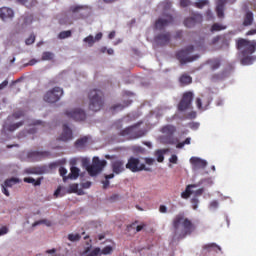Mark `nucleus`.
Wrapping results in <instances>:
<instances>
[{"mask_svg":"<svg viewBox=\"0 0 256 256\" xmlns=\"http://www.w3.org/2000/svg\"><path fill=\"white\" fill-rule=\"evenodd\" d=\"M125 168L130 170L133 173H137L140 171H150L149 168H146L144 163L140 162L139 158H135V157H130L129 160H127Z\"/></svg>","mask_w":256,"mask_h":256,"instance_id":"nucleus-5","label":"nucleus"},{"mask_svg":"<svg viewBox=\"0 0 256 256\" xmlns=\"http://www.w3.org/2000/svg\"><path fill=\"white\" fill-rule=\"evenodd\" d=\"M197 118V112L191 111L190 113L187 114V119H195Z\"/></svg>","mask_w":256,"mask_h":256,"instance_id":"nucleus-53","label":"nucleus"},{"mask_svg":"<svg viewBox=\"0 0 256 256\" xmlns=\"http://www.w3.org/2000/svg\"><path fill=\"white\" fill-rule=\"evenodd\" d=\"M85 9H88V7L83 5H74L70 7V11L74 15H77V13H80L77 17H75V19H85V14L81 13L82 11H85Z\"/></svg>","mask_w":256,"mask_h":256,"instance_id":"nucleus-17","label":"nucleus"},{"mask_svg":"<svg viewBox=\"0 0 256 256\" xmlns=\"http://www.w3.org/2000/svg\"><path fill=\"white\" fill-rule=\"evenodd\" d=\"M193 51H195V46L189 45L176 53V58L178 59V61H180L181 65L193 63V61H197V59H199V54L189 56L191 55V53H193Z\"/></svg>","mask_w":256,"mask_h":256,"instance_id":"nucleus-3","label":"nucleus"},{"mask_svg":"<svg viewBox=\"0 0 256 256\" xmlns=\"http://www.w3.org/2000/svg\"><path fill=\"white\" fill-rule=\"evenodd\" d=\"M179 83L182 87H187L193 83V78L189 74H182L179 78Z\"/></svg>","mask_w":256,"mask_h":256,"instance_id":"nucleus-23","label":"nucleus"},{"mask_svg":"<svg viewBox=\"0 0 256 256\" xmlns=\"http://www.w3.org/2000/svg\"><path fill=\"white\" fill-rule=\"evenodd\" d=\"M210 98L209 97H203L196 99V107H198L199 110L205 111L210 105Z\"/></svg>","mask_w":256,"mask_h":256,"instance_id":"nucleus-18","label":"nucleus"},{"mask_svg":"<svg viewBox=\"0 0 256 256\" xmlns=\"http://www.w3.org/2000/svg\"><path fill=\"white\" fill-rule=\"evenodd\" d=\"M195 94H193V92L192 91H187V92H185L183 95H182V97H193Z\"/></svg>","mask_w":256,"mask_h":256,"instance_id":"nucleus-63","label":"nucleus"},{"mask_svg":"<svg viewBox=\"0 0 256 256\" xmlns=\"http://www.w3.org/2000/svg\"><path fill=\"white\" fill-rule=\"evenodd\" d=\"M225 29H227V26L219 24V23H214L211 26L210 31H211V33H217V31H225Z\"/></svg>","mask_w":256,"mask_h":256,"instance_id":"nucleus-30","label":"nucleus"},{"mask_svg":"<svg viewBox=\"0 0 256 256\" xmlns=\"http://www.w3.org/2000/svg\"><path fill=\"white\" fill-rule=\"evenodd\" d=\"M170 163H172V164H177V162H178V157H177V155H172L171 157H170Z\"/></svg>","mask_w":256,"mask_h":256,"instance_id":"nucleus-56","label":"nucleus"},{"mask_svg":"<svg viewBox=\"0 0 256 256\" xmlns=\"http://www.w3.org/2000/svg\"><path fill=\"white\" fill-rule=\"evenodd\" d=\"M91 93V97H101V91L99 90H93Z\"/></svg>","mask_w":256,"mask_h":256,"instance_id":"nucleus-57","label":"nucleus"},{"mask_svg":"<svg viewBox=\"0 0 256 256\" xmlns=\"http://www.w3.org/2000/svg\"><path fill=\"white\" fill-rule=\"evenodd\" d=\"M196 227L193 221L185 217V214H176L172 219V238L176 241H181L187 236H190L195 231Z\"/></svg>","mask_w":256,"mask_h":256,"instance_id":"nucleus-1","label":"nucleus"},{"mask_svg":"<svg viewBox=\"0 0 256 256\" xmlns=\"http://www.w3.org/2000/svg\"><path fill=\"white\" fill-rule=\"evenodd\" d=\"M73 139V133H72V129L69 128V126L67 124H64L63 129H62V134L59 138L60 141H71Z\"/></svg>","mask_w":256,"mask_h":256,"instance_id":"nucleus-16","label":"nucleus"},{"mask_svg":"<svg viewBox=\"0 0 256 256\" xmlns=\"http://www.w3.org/2000/svg\"><path fill=\"white\" fill-rule=\"evenodd\" d=\"M55 57V54L53 52H43L42 54V61H51Z\"/></svg>","mask_w":256,"mask_h":256,"instance_id":"nucleus-38","label":"nucleus"},{"mask_svg":"<svg viewBox=\"0 0 256 256\" xmlns=\"http://www.w3.org/2000/svg\"><path fill=\"white\" fill-rule=\"evenodd\" d=\"M199 186V184H189L186 187V190L180 194V197L182 199H189V197L193 194V191L191 189H195Z\"/></svg>","mask_w":256,"mask_h":256,"instance_id":"nucleus-22","label":"nucleus"},{"mask_svg":"<svg viewBox=\"0 0 256 256\" xmlns=\"http://www.w3.org/2000/svg\"><path fill=\"white\" fill-rule=\"evenodd\" d=\"M155 162L156 160H154L153 158H145L146 165L152 166Z\"/></svg>","mask_w":256,"mask_h":256,"instance_id":"nucleus-55","label":"nucleus"},{"mask_svg":"<svg viewBox=\"0 0 256 256\" xmlns=\"http://www.w3.org/2000/svg\"><path fill=\"white\" fill-rule=\"evenodd\" d=\"M105 166V160H100L99 157H94L92 165L86 166V171H88V174L90 176L95 177L96 175L100 174L103 171Z\"/></svg>","mask_w":256,"mask_h":256,"instance_id":"nucleus-4","label":"nucleus"},{"mask_svg":"<svg viewBox=\"0 0 256 256\" xmlns=\"http://www.w3.org/2000/svg\"><path fill=\"white\" fill-rule=\"evenodd\" d=\"M30 162H40L42 159L51 158L49 151H30L27 155Z\"/></svg>","mask_w":256,"mask_h":256,"instance_id":"nucleus-8","label":"nucleus"},{"mask_svg":"<svg viewBox=\"0 0 256 256\" xmlns=\"http://www.w3.org/2000/svg\"><path fill=\"white\" fill-rule=\"evenodd\" d=\"M190 164L192 166V171H198L200 169H205L207 166L206 160H202L198 157H191Z\"/></svg>","mask_w":256,"mask_h":256,"instance_id":"nucleus-14","label":"nucleus"},{"mask_svg":"<svg viewBox=\"0 0 256 256\" xmlns=\"http://www.w3.org/2000/svg\"><path fill=\"white\" fill-rule=\"evenodd\" d=\"M41 224H46V226H51V221L48 220H39L37 222H34L33 227L39 226Z\"/></svg>","mask_w":256,"mask_h":256,"instance_id":"nucleus-47","label":"nucleus"},{"mask_svg":"<svg viewBox=\"0 0 256 256\" xmlns=\"http://www.w3.org/2000/svg\"><path fill=\"white\" fill-rule=\"evenodd\" d=\"M42 180L43 178H39L35 180L34 178L28 177V178H24V183H30V184H33V186H40Z\"/></svg>","mask_w":256,"mask_h":256,"instance_id":"nucleus-33","label":"nucleus"},{"mask_svg":"<svg viewBox=\"0 0 256 256\" xmlns=\"http://www.w3.org/2000/svg\"><path fill=\"white\" fill-rule=\"evenodd\" d=\"M100 253H101V249H100V248H94V249L92 250V252H90V253L88 254V256H99Z\"/></svg>","mask_w":256,"mask_h":256,"instance_id":"nucleus-50","label":"nucleus"},{"mask_svg":"<svg viewBox=\"0 0 256 256\" xmlns=\"http://www.w3.org/2000/svg\"><path fill=\"white\" fill-rule=\"evenodd\" d=\"M130 104H132V101H126V102H123V104H115L111 106L110 110L113 111V113H115L116 111H122L126 107H129Z\"/></svg>","mask_w":256,"mask_h":256,"instance_id":"nucleus-25","label":"nucleus"},{"mask_svg":"<svg viewBox=\"0 0 256 256\" xmlns=\"http://www.w3.org/2000/svg\"><path fill=\"white\" fill-rule=\"evenodd\" d=\"M206 5H209V0H201L194 3V6H196L197 9H203Z\"/></svg>","mask_w":256,"mask_h":256,"instance_id":"nucleus-40","label":"nucleus"},{"mask_svg":"<svg viewBox=\"0 0 256 256\" xmlns=\"http://www.w3.org/2000/svg\"><path fill=\"white\" fill-rule=\"evenodd\" d=\"M165 153H166V150H157V151H155V157H157V161L159 163L164 162Z\"/></svg>","mask_w":256,"mask_h":256,"instance_id":"nucleus-35","label":"nucleus"},{"mask_svg":"<svg viewBox=\"0 0 256 256\" xmlns=\"http://www.w3.org/2000/svg\"><path fill=\"white\" fill-rule=\"evenodd\" d=\"M191 5V0H180V7L185 8Z\"/></svg>","mask_w":256,"mask_h":256,"instance_id":"nucleus-51","label":"nucleus"},{"mask_svg":"<svg viewBox=\"0 0 256 256\" xmlns=\"http://www.w3.org/2000/svg\"><path fill=\"white\" fill-rule=\"evenodd\" d=\"M203 250H207L208 252L214 251L216 253L221 252V247H219L215 243L206 244L203 246Z\"/></svg>","mask_w":256,"mask_h":256,"instance_id":"nucleus-27","label":"nucleus"},{"mask_svg":"<svg viewBox=\"0 0 256 256\" xmlns=\"http://www.w3.org/2000/svg\"><path fill=\"white\" fill-rule=\"evenodd\" d=\"M176 131L177 129L173 125H166L162 127L161 129L162 134H165L168 136L166 140L167 144H170V145L175 144V139L173 138V135Z\"/></svg>","mask_w":256,"mask_h":256,"instance_id":"nucleus-11","label":"nucleus"},{"mask_svg":"<svg viewBox=\"0 0 256 256\" xmlns=\"http://www.w3.org/2000/svg\"><path fill=\"white\" fill-rule=\"evenodd\" d=\"M243 25L244 27H249V25H253V12L249 11L246 13Z\"/></svg>","mask_w":256,"mask_h":256,"instance_id":"nucleus-29","label":"nucleus"},{"mask_svg":"<svg viewBox=\"0 0 256 256\" xmlns=\"http://www.w3.org/2000/svg\"><path fill=\"white\" fill-rule=\"evenodd\" d=\"M87 143H88V137L85 136V137L78 139L75 143V146L77 148H83V147H85V145H87Z\"/></svg>","mask_w":256,"mask_h":256,"instance_id":"nucleus-34","label":"nucleus"},{"mask_svg":"<svg viewBox=\"0 0 256 256\" xmlns=\"http://www.w3.org/2000/svg\"><path fill=\"white\" fill-rule=\"evenodd\" d=\"M78 190H79V184H71L69 186L68 193L69 194L77 193Z\"/></svg>","mask_w":256,"mask_h":256,"instance_id":"nucleus-43","label":"nucleus"},{"mask_svg":"<svg viewBox=\"0 0 256 256\" xmlns=\"http://www.w3.org/2000/svg\"><path fill=\"white\" fill-rule=\"evenodd\" d=\"M164 9H171V2L166 1L164 3H162Z\"/></svg>","mask_w":256,"mask_h":256,"instance_id":"nucleus-62","label":"nucleus"},{"mask_svg":"<svg viewBox=\"0 0 256 256\" xmlns=\"http://www.w3.org/2000/svg\"><path fill=\"white\" fill-rule=\"evenodd\" d=\"M173 23V16L171 14H165L163 18H158L155 22V29L163 31L165 27H169Z\"/></svg>","mask_w":256,"mask_h":256,"instance_id":"nucleus-9","label":"nucleus"},{"mask_svg":"<svg viewBox=\"0 0 256 256\" xmlns=\"http://www.w3.org/2000/svg\"><path fill=\"white\" fill-rule=\"evenodd\" d=\"M59 172H60V175L62 177V180H64V182H67V180H68V176H66L67 173H68L67 168L60 167Z\"/></svg>","mask_w":256,"mask_h":256,"instance_id":"nucleus-41","label":"nucleus"},{"mask_svg":"<svg viewBox=\"0 0 256 256\" xmlns=\"http://www.w3.org/2000/svg\"><path fill=\"white\" fill-rule=\"evenodd\" d=\"M113 252L112 246H106L104 249H102L101 253L102 255H109Z\"/></svg>","mask_w":256,"mask_h":256,"instance_id":"nucleus-48","label":"nucleus"},{"mask_svg":"<svg viewBox=\"0 0 256 256\" xmlns=\"http://www.w3.org/2000/svg\"><path fill=\"white\" fill-rule=\"evenodd\" d=\"M218 207H219V203H218L217 200L211 201V203H210V209L215 210V209H217Z\"/></svg>","mask_w":256,"mask_h":256,"instance_id":"nucleus-52","label":"nucleus"},{"mask_svg":"<svg viewBox=\"0 0 256 256\" xmlns=\"http://www.w3.org/2000/svg\"><path fill=\"white\" fill-rule=\"evenodd\" d=\"M60 100V97H46L45 102H48L50 104L58 103Z\"/></svg>","mask_w":256,"mask_h":256,"instance_id":"nucleus-45","label":"nucleus"},{"mask_svg":"<svg viewBox=\"0 0 256 256\" xmlns=\"http://www.w3.org/2000/svg\"><path fill=\"white\" fill-rule=\"evenodd\" d=\"M26 45H33L35 43V36L31 34L25 41Z\"/></svg>","mask_w":256,"mask_h":256,"instance_id":"nucleus-49","label":"nucleus"},{"mask_svg":"<svg viewBox=\"0 0 256 256\" xmlns=\"http://www.w3.org/2000/svg\"><path fill=\"white\" fill-rule=\"evenodd\" d=\"M125 162L124 160H114L111 162V170L113 171L114 174H121L122 172L125 171Z\"/></svg>","mask_w":256,"mask_h":256,"instance_id":"nucleus-15","label":"nucleus"},{"mask_svg":"<svg viewBox=\"0 0 256 256\" xmlns=\"http://www.w3.org/2000/svg\"><path fill=\"white\" fill-rule=\"evenodd\" d=\"M159 212L167 213L168 212V208H166L165 205H161V206H159Z\"/></svg>","mask_w":256,"mask_h":256,"instance_id":"nucleus-61","label":"nucleus"},{"mask_svg":"<svg viewBox=\"0 0 256 256\" xmlns=\"http://www.w3.org/2000/svg\"><path fill=\"white\" fill-rule=\"evenodd\" d=\"M23 125H24L23 121H20L18 123H13L8 126L7 130L10 132H13V131H16L17 129H19Z\"/></svg>","mask_w":256,"mask_h":256,"instance_id":"nucleus-36","label":"nucleus"},{"mask_svg":"<svg viewBox=\"0 0 256 256\" xmlns=\"http://www.w3.org/2000/svg\"><path fill=\"white\" fill-rule=\"evenodd\" d=\"M236 47L243 58L240 60L242 65H253L256 57L252 56L256 51V40H247L245 38H239L236 41Z\"/></svg>","mask_w":256,"mask_h":256,"instance_id":"nucleus-2","label":"nucleus"},{"mask_svg":"<svg viewBox=\"0 0 256 256\" xmlns=\"http://www.w3.org/2000/svg\"><path fill=\"white\" fill-rule=\"evenodd\" d=\"M24 116H25V112L23 110H17L12 115H9L7 120L9 122H13V121H15L17 119H20V118L24 117Z\"/></svg>","mask_w":256,"mask_h":256,"instance_id":"nucleus-26","label":"nucleus"},{"mask_svg":"<svg viewBox=\"0 0 256 256\" xmlns=\"http://www.w3.org/2000/svg\"><path fill=\"white\" fill-rule=\"evenodd\" d=\"M50 95H52V97H63V89L61 87H54L50 91Z\"/></svg>","mask_w":256,"mask_h":256,"instance_id":"nucleus-31","label":"nucleus"},{"mask_svg":"<svg viewBox=\"0 0 256 256\" xmlns=\"http://www.w3.org/2000/svg\"><path fill=\"white\" fill-rule=\"evenodd\" d=\"M7 233H8V228H7V226H2V227L0 228V236L7 235Z\"/></svg>","mask_w":256,"mask_h":256,"instance_id":"nucleus-54","label":"nucleus"},{"mask_svg":"<svg viewBox=\"0 0 256 256\" xmlns=\"http://www.w3.org/2000/svg\"><path fill=\"white\" fill-rule=\"evenodd\" d=\"M84 43H88L89 47H93V45H95V38L93 35H89L88 37L84 38Z\"/></svg>","mask_w":256,"mask_h":256,"instance_id":"nucleus-42","label":"nucleus"},{"mask_svg":"<svg viewBox=\"0 0 256 256\" xmlns=\"http://www.w3.org/2000/svg\"><path fill=\"white\" fill-rule=\"evenodd\" d=\"M201 23H203V16L200 14H193L184 20V25L188 29L195 27V25H201Z\"/></svg>","mask_w":256,"mask_h":256,"instance_id":"nucleus-12","label":"nucleus"},{"mask_svg":"<svg viewBox=\"0 0 256 256\" xmlns=\"http://www.w3.org/2000/svg\"><path fill=\"white\" fill-rule=\"evenodd\" d=\"M65 116L69 119H73L76 122H84L87 119V114L85 110L81 108H74L72 110L65 111Z\"/></svg>","mask_w":256,"mask_h":256,"instance_id":"nucleus-6","label":"nucleus"},{"mask_svg":"<svg viewBox=\"0 0 256 256\" xmlns=\"http://www.w3.org/2000/svg\"><path fill=\"white\" fill-rule=\"evenodd\" d=\"M183 37V31L182 30H178L174 36V38L176 39H181Z\"/></svg>","mask_w":256,"mask_h":256,"instance_id":"nucleus-59","label":"nucleus"},{"mask_svg":"<svg viewBox=\"0 0 256 256\" xmlns=\"http://www.w3.org/2000/svg\"><path fill=\"white\" fill-rule=\"evenodd\" d=\"M46 168L45 167H32L26 169V174H36V175H43L45 174Z\"/></svg>","mask_w":256,"mask_h":256,"instance_id":"nucleus-24","label":"nucleus"},{"mask_svg":"<svg viewBox=\"0 0 256 256\" xmlns=\"http://www.w3.org/2000/svg\"><path fill=\"white\" fill-rule=\"evenodd\" d=\"M205 190L203 188H200L194 192L195 196H201Z\"/></svg>","mask_w":256,"mask_h":256,"instance_id":"nucleus-60","label":"nucleus"},{"mask_svg":"<svg viewBox=\"0 0 256 256\" xmlns=\"http://www.w3.org/2000/svg\"><path fill=\"white\" fill-rule=\"evenodd\" d=\"M68 239H69V241H72V242L80 241L81 236H80V234H69Z\"/></svg>","mask_w":256,"mask_h":256,"instance_id":"nucleus-44","label":"nucleus"},{"mask_svg":"<svg viewBox=\"0 0 256 256\" xmlns=\"http://www.w3.org/2000/svg\"><path fill=\"white\" fill-rule=\"evenodd\" d=\"M19 182L20 181H19L18 178H10V179L6 180L4 182V185H2V186H4V187H12L13 185H15L16 183H19Z\"/></svg>","mask_w":256,"mask_h":256,"instance_id":"nucleus-37","label":"nucleus"},{"mask_svg":"<svg viewBox=\"0 0 256 256\" xmlns=\"http://www.w3.org/2000/svg\"><path fill=\"white\" fill-rule=\"evenodd\" d=\"M154 41L158 47H165V45H169L171 42V33H160L154 37Z\"/></svg>","mask_w":256,"mask_h":256,"instance_id":"nucleus-10","label":"nucleus"},{"mask_svg":"<svg viewBox=\"0 0 256 256\" xmlns=\"http://www.w3.org/2000/svg\"><path fill=\"white\" fill-rule=\"evenodd\" d=\"M191 205H192V209L197 210L199 205V199L197 197L192 198Z\"/></svg>","mask_w":256,"mask_h":256,"instance_id":"nucleus-46","label":"nucleus"},{"mask_svg":"<svg viewBox=\"0 0 256 256\" xmlns=\"http://www.w3.org/2000/svg\"><path fill=\"white\" fill-rule=\"evenodd\" d=\"M138 124H135L133 126H129L123 130H121V132H119V136L122 137H127L129 139H137L142 137V132L141 130H138Z\"/></svg>","mask_w":256,"mask_h":256,"instance_id":"nucleus-7","label":"nucleus"},{"mask_svg":"<svg viewBox=\"0 0 256 256\" xmlns=\"http://www.w3.org/2000/svg\"><path fill=\"white\" fill-rule=\"evenodd\" d=\"M104 106L103 98L101 97H92L89 100V110L93 112L100 111Z\"/></svg>","mask_w":256,"mask_h":256,"instance_id":"nucleus-13","label":"nucleus"},{"mask_svg":"<svg viewBox=\"0 0 256 256\" xmlns=\"http://www.w3.org/2000/svg\"><path fill=\"white\" fill-rule=\"evenodd\" d=\"M79 174H80V169L73 166L72 168H70V174L68 175V180H76L77 178H79Z\"/></svg>","mask_w":256,"mask_h":256,"instance_id":"nucleus-28","label":"nucleus"},{"mask_svg":"<svg viewBox=\"0 0 256 256\" xmlns=\"http://www.w3.org/2000/svg\"><path fill=\"white\" fill-rule=\"evenodd\" d=\"M190 107H191V98H189V97L182 98V100H180V102L178 104L179 111L188 110V109H190Z\"/></svg>","mask_w":256,"mask_h":256,"instance_id":"nucleus-21","label":"nucleus"},{"mask_svg":"<svg viewBox=\"0 0 256 256\" xmlns=\"http://www.w3.org/2000/svg\"><path fill=\"white\" fill-rule=\"evenodd\" d=\"M15 13L13 12V9L8 7H2L0 8V19L2 21H5L6 19H13Z\"/></svg>","mask_w":256,"mask_h":256,"instance_id":"nucleus-19","label":"nucleus"},{"mask_svg":"<svg viewBox=\"0 0 256 256\" xmlns=\"http://www.w3.org/2000/svg\"><path fill=\"white\" fill-rule=\"evenodd\" d=\"M209 64H210L212 71H216V69H219L221 67V60L216 58V59L210 60Z\"/></svg>","mask_w":256,"mask_h":256,"instance_id":"nucleus-32","label":"nucleus"},{"mask_svg":"<svg viewBox=\"0 0 256 256\" xmlns=\"http://www.w3.org/2000/svg\"><path fill=\"white\" fill-rule=\"evenodd\" d=\"M7 85H9V81H8V80H4V81L0 84V91H3V89H5V87H7Z\"/></svg>","mask_w":256,"mask_h":256,"instance_id":"nucleus-58","label":"nucleus"},{"mask_svg":"<svg viewBox=\"0 0 256 256\" xmlns=\"http://www.w3.org/2000/svg\"><path fill=\"white\" fill-rule=\"evenodd\" d=\"M71 35H72L71 30L62 31L59 33L58 39H67V38L71 37Z\"/></svg>","mask_w":256,"mask_h":256,"instance_id":"nucleus-39","label":"nucleus"},{"mask_svg":"<svg viewBox=\"0 0 256 256\" xmlns=\"http://www.w3.org/2000/svg\"><path fill=\"white\" fill-rule=\"evenodd\" d=\"M216 13L219 19H223V17H225V1L218 0L216 5Z\"/></svg>","mask_w":256,"mask_h":256,"instance_id":"nucleus-20","label":"nucleus"},{"mask_svg":"<svg viewBox=\"0 0 256 256\" xmlns=\"http://www.w3.org/2000/svg\"><path fill=\"white\" fill-rule=\"evenodd\" d=\"M250 35H256V29H251L246 33L247 37H249Z\"/></svg>","mask_w":256,"mask_h":256,"instance_id":"nucleus-64","label":"nucleus"}]
</instances>
